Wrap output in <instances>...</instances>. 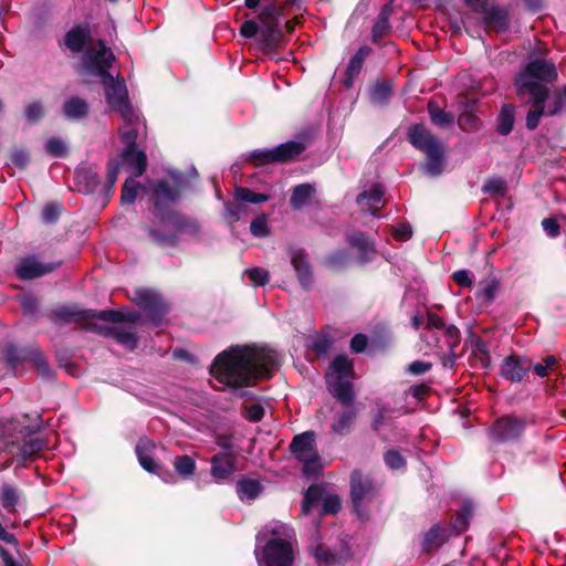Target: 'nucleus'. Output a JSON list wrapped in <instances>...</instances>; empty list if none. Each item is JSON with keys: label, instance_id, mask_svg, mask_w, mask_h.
<instances>
[{"label": "nucleus", "instance_id": "1", "mask_svg": "<svg viewBox=\"0 0 566 566\" xmlns=\"http://www.w3.org/2000/svg\"><path fill=\"white\" fill-rule=\"evenodd\" d=\"M279 363V353L266 346L233 345L216 356L210 373L222 388L245 397L247 388L271 378Z\"/></svg>", "mask_w": 566, "mask_h": 566}, {"label": "nucleus", "instance_id": "2", "mask_svg": "<svg viewBox=\"0 0 566 566\" xmlns=\"http://www.w3.org/2000/svg\"><path fill=\"white\" fill-rule=\"evenodd\" d=\"M114 59L112 50L99 40L84 52L81 62L82 73L101 77L107 103L119 113L123 120H130L135 118V111L128 101L125 81L108 73Z\"/></svg>", "mask_w": 566, "mask_h": 566}, {"label": "nucleus", "instance_id": "3", "mask_svg": "<svg viewBox=\"0 0 566 566\" xmlns=\"http://www.w3.org/2000/svg\"><path fill=\"white\" fill-rule=\"evenodd\" d=\"M172 185L166 180H158L149 184L151 200L155 211L165 227V232L160 233L155 229L149 230V235L155 243L159 245H174L177 242V234L182 228V218L174 211H166V207L177 202L181 190L186 187V180L181 172L169 171Z\"/></svg>", "mask_w": 566, "mask_h": 566}, {"label": "nucleus", "instance_id": "4", "mask_svg": "<svg viewBox=\"0 0 566 566\" xmlns=\"http://www.w3.org/2000/svg\"><path fill=\"white\" fill-rule=\"evenodd\" d=\"M352 376L353 364L343 355L336 356L333 359L326 373L329 392L346 407V409L337 416L331 427L332 431L339 436H345L350 431L357 416L356 409L353 406L355 395L350 381Z\"/></svg>", "mask_w": 566, "mask_h": 566}, {"label": "nucleus", "instance_id": "5", "mask_svg": "<svg viewBox=\"0 0 566 566\" xmlns=\"http://www.w3.org/2000/svg\"><path fill=\"white\" fill-rule=\"evenodd\" d=\"M556 78L557 71L553 62L535 59L517 74L514 84L521 97L531 95L536 104H541L548 95V90L542 82H553Z\"/></svg>", "mask_w": 566, "mask_h": 566}, {"label": "nucleus", "instance_id": "6", "mask_svg": "<svg viewBox=\"0 0 566 566\" xmlns=\"http://www.w3.org/2000/svg\"><path fill=\"white\" fill-rule=\"evenodd\" d=\"M273 538L269 539L260 553L255 555L261 566H292L294 560L293 542L295 534L286 524H276L272 527Z\"/></svg>", "mask_w": 566, "mask_h": 566}, {"label": "nucleus", "instance_id": "7", "mask_svg": "<svg viewBox=\"0 0 566 566\" xmlns=\"http://www.w3.org/2000/svg\"><path fill=\"white\" fill-rule=\"evenodd\" d=\"M408 137L409 142L427 157L422 166L424 174L430 177L440 176L444 167V148L438 138L423 125L410 127Z\"/></svg>", "mask_w": 566, "mask_h": 566}, {"label": "nucleus", "instance_id": "8", "mask_svg": "<svg viewBox=\"0 0 566 566\" xmlns=\"http://www.w3.org/2000/svg\"><path fill=\"white\" fill-rule=\"evenodd\" d=\"M284 8L279 3H268L260 14V30L258 41L264 50L271 51L280 46L283 33L281 19L284 17Z\"/></svg>", "mask_w": 566, "mask_h": 566}, {"label": "nucleus", "instance_id": "9", "mask_svg": "<svg viewBox=\"0 0 566 566\" xmlns=\"http://www.w3.org/2000/svg\"><path fill=\"white\" fill-rule=\"evenodd\" d=\"M291 452L303 464V474L308 478H315L323 469L321 457L315 448V436L312 431H306L293 438Z\"/></svg>", "mask_w": 566, "mask_h": 566}, {"label": "nucleus", "instance_id": "10", "mask_svg": "<svg viewBox=\"0 0 566 566\" xmlns=\"http://www.w3.org/2000/svg\"><path fill=\"white\" fill-rule=\"evenodd\" d=\"M57 316L66 322H86L91 318H98L109 323H122L124 321L134 323L138 318V315L133 312L81 310L77 306L61 307L57 311Z\"/></svg>", "mask_w": 566, "mask_h": 566}, {"label": "nucleus", "instance_id": "11", "mask_svg": "<svg viewBox=\"0 0 566 566\" xmlns=\"http://www.w3.org/2000/svg\"><path fill=\"white\" fill-rule=\"evenodd\" d=\"M525 426L526 422L523 418L507 415L496 419L488 434L494 442H511L522 436Z\"/></svg>", "mask_w": 566, "mask_h": 566}, {"label": "nucleus", "instance_id": "12", "mask_svg": "<svg viewBox=\"0 0 566 566\" xmlns=\"http://www.w3.org/2000/svg\"><path fill=\"white\" fill-rule=\"evenodd\" d=\"M304 150V145L298 142H286L271 149H255L249 155V159L260 163L286 161L295 158Z\"/></svg>", "mask_w": 566, "mask_h": 566}, {"label": "nucleus", "instance_id": "13", "mask_svg": "<svg viewBox=\"0 0 566 566\" xmlns=\"http://www.w3.org/2000/svg\"><path fill=\"white\" fill-rule=\"evenodd\" d=\"M132 301L154 319L165 313V304L161 296L153 290H135L132 295Z\"/></svg>", "mask_w": 566, "mask_h": 566}, {"label": "nucleus", "instance_id": "14", "mask_svg": "<svg viewBox=\"0 0 566 566\" xmlns=\"http://www.w3.org/2000/svg\"><path fill=\"white\" fill-rule=\"evenodd\" d=\"M87 328L104 336L113 337L117 343L130 350L134 349L137 345L136 334L132 328H125L122 326L108 327L96 323L90 324Z\"/></svg>", "mask_w": 566, "mask_h": 566}, {"label": "nucleus", "instance_id": "15", "mask_svg": "<svg viewBox=\"0 0 566 566\" xmlns=\"http://www.w3.org/2000/svg\"><path fill=\"white\" fill-rule=\"evenodd\" d=\"M289 254L300 284L306 290L310 289L313 282V272L307 255L298 248H291Z\"/></svg>", "mask_w": 566, "mask_h": 566}, {"label": "nucleus", "instance_id": "16", "mask_svg": "<svg viewBox=\"0 0 566 566\" xmlns=\"http://www.w3.org/2000/svg\"><path fill=\"white\" fill-rule=\"evenodd\" d=\"M59 263H42L34 256L22 260L17 266V274L20 279L32 280L52 272Z\"/></svg>", "mask_w": 566, "mask_h": 566}, {"label": "nucleus", "instance_id": "17", "mask_svg": "<svg viewBox=\"0 0 566 566\" xmlns=\"http://www.w3.org/2000/svg\"><path fill=\"white\" fill-rule=\"evenodd\" d=\"M531 369V363L524 358L507 356L503 359L500 374L503 378L512 381H521Z\"/></svg>", "mask_w": 566, "mask_h": 566}, {"label": "nucleus", "instance_id": "18", "mask_svg": "<svg viewBox=\"0 0 566 566\" xmlns=\"http://www.w3.org/2000/svg\"><path fill=\"white\" fill-rule=\"evenodd\" d=\"M374 492V485L369 478H365L361 473L355 471L350 475V495L355 509L358 511L361 502Z\"/></svg>", "mask_w": 566, "mask_h": 566}, {"label": "nucleus", "instance_id": "19", "mask_svg": "<svg viewBox=\"0 0 566 566\" xmlns=\"http://www.w3.org/2000/svg\"><path fill=\"white\" fill-rule=\"evenodd\" d=\"M235 470V459L230 453H217L211 459V475L216 481H222L232 475Z\"/></svg>", "mask_w": 566, "mask_h": 566}, {"label": "nucleus", "instance_id": "20", "mask_svg": "<svg viewBox=\"0 0 566 566\" xmlns=\"http://www.w3.org/2000/svg\"><path fill=\"white\" fill-rule=\"evenodd\" d=\"M119 163L132 170L135 177H140L146 170L147 157L144 151L130 147L123 150Z\"/></svg>", "mask_w": 566, "mask_h": 566}, {"label": "nucleus", "instance_id": "21", "mask_svg": "<svg viewBox=\"0 0 566 566\" xmlns=\"http://www.w3.org/2000/svg\"><path fill=\"white\" fill-rule=\"evenodd\" d=\"M384 199V188L376 184L371 186L368 190L361 191L357 196V203L361 207V209L369 211L371 214L376 216L377 211L380 209V205Z\"/></svg>", "mask_w": 566, "mask_h": 566}, {"label": "nucleus", "instance_id": "22", "mask_svg": "<svg viewBox=\"0 0 566 566\" xmlns=\"http://www.w3.org/2000/svg\"><path fill=\"white\" fill-rule=\"evenodd\" d=\"M347 243L358 250L360 253L359 262L365 264L371 260V255L375 253V245L371 240L363 232H354L347 235Z\"/></svg>", "mask_w": 566, "mask_h": 566}, {"label": "nucleus", "instance_id": "23", "mask_svg": "<svg viewBox=\"0 0 566 566\" xmlns=\"http://www.w3.org/2000/svg\"><path fill=\"white\" fill-rule=\"evenodd\" d=\"M371 50L369 46H360L358 51L352 56L346 67V77L344 80V86L349 88L353 86L355 78L358 76L363 69L364 61L370 54Z\"/></svg>", "mask_w": 566, "mask_h": 566}, {"label": "nucleus", "instance_id": "24", "mask_svg": "<svg viewBox=\"0 0 566 566\" xmlns=\"http://www.w3.org/2000/svg\"><path fill=\"white\" fill-rule=\"evenodd\" d=\"M483 14V23L486 27H493L497 31L505 32L509 30L510 27V20H509V13L505 9L493 7V8H486L485 11L482 12Z\"/></svg>", "mask_w": 566, "mask_h": 566}, {"label": "nucleus", "instance_id": "25", "mask_svg": "<svg viewBox=\"0 0 566 566\" xmlns=\"http://www.w3.org/2000/svg\"><path fill=\"white\" fill-rule=\"evenodd\" d=\"M22 501V492L13 484L4 483L0 488V503L2 507L10 512H17L18 505Z\"/></svg>", "mask_w": 566, "mask_h": 566}, {"label": "nucleus", "instance_id": "26", "mask_svg": "<svg viewBox=\"0 0 566 566\" xmlns=\"http://www.w3.org/2000/svg\"><path fill=\"white\" fill-rule=\"evenodd\" d=\"M74 179L78 191L94 192L99 184L98 175L91 168H78L75 170Z\"/></svg>", "mask_w": 566, "mask_h": 566}, {"label": "nucleus", "instance_id": "27", "mask_svg": "<svg viewBox=\"0 0 566 566\" xmlns=\"http://www.w3.org/2000/svg\"><path fill=\"white\" fill-rule=\"evenodd\" d=\"M145 125L140 119L138 113L135 112V118L130 120H124V126L119 129L122 142L126 145V148L135 147L136 139L142 128Z\"/></svg>", "mask_w": 566, "mask_h": 566}, {"label": "nucleus", "instance_id": "28", "mask_svg": "<svg viewBox=\"0 0 566 566\" xmlns=\"http://www.w3.org/2000/svg\"><path fill=\"white\" fill-rule=\"evenodd\" d=\"M154 449V443L148 439H140L136 446V454L139 461V464L144 470L150 473H156L157 463L155 462L151 450Z\"/></svg>", "mask_w": 566, "mask_h": 566}, {"label": "nucleus", "instance_id": "29", "mask_svg": "<svg viewBox=\"0 0 566 566\" xmlns=\"http://www.w3.org/2000/svg\"><path fill=\"white\" fill-rule=\"evenodd\" d=\"M46 447L44 440L39 438H32L24 441L18 448V452L13 453L15 459L25 465V462L31 460L35 454H38L42 449Z\"/></svg>", "mask_w": 566, "mask_h": 566}, {"label": "nucleus", "instance_id": "30", "mask_svg": "<svg viewBox=\"0 0 566 566\" xmlns=\"http://www.w3.org/2000/svg\"><path fill=\"white\" fill-rule=\"evenodd\" d=\"M235 488L239 499L243 502L255 500L262 492V485L254 479H241Z\"/></svg>", "mask_w": 566, "mask_h": 566}, {"label": "nucleus", "instance_id": "31", "mask_svg": "<svg viewBox=\"0 0 566 566\" xmlns=\"http://www.w3.org/2000/svg\"><path fill=\"white\" fill-rule=\"evenodd\" d=\"M88 113V104L81 97L72 96L63 104V114L69 119H82Z\"/></svg>", "mask_w": 566, "mask_h": 566}, {"label": "nucleus", "instance_id": "32", "mask_svg": "<svg viewBox=\"0 0 566 566\" xmlns=\"http://www.w3.org/2000/svg\"><path fill=\"white\" fill-rule=\"evenodd\" d=\"M499 281L494 276H489L479 283L478 291L475 293L476 300L482 303H491L499 290Z\"/></svg>", "mask_w": 566, "mask_h": 566}, {"label": "nucleus", "instance_id": "33", "mask_svg": "<svg viewBox=\"0 0 566 566\" xmlns=\"http://www.w3.org/2000/svg\"><path fill=\"white\" fill-rule=\"evenodd\" d=\"M314 193V188L308 184L296 186L291 195L290 205L293 210H300L307 205Z\"/></svg>", "mask_w": 566, "mask_h": 566}, {"label": "nucleus", "instance_id": "34", "mask_svg": "<svg viewBox=\"0 0 566 566\" xmlns=\"http://www.w3.org/2000/svg\"><path fill=\"white\" fill-rule=\"evenodd\" d=\"M390 4H385L377 17V20L373 27L371 38L374 42H377L381 39L390 30L389 15H390Z\"/></svg>", "mask_w": 566, "mask_h": 566}, {"label": "nucleus", "instance_id": "35", "mask_svg": "<svg viewBox=\"0 0 566 566\" xmlns=\"http://www.w3.org/2000/svg\"><path fill=\"white\" fill-rule=\"evenodd\" d=\"M446 531L439 525H433L423 537L422 547L423 551L430 552L440 547L446 541Z\"/></svg>", "mask_w": 566, "mask_h": 566}, {"label": "nucleus", "instance_id": "36", "mask_svg": "<svg viewBox=\"0 0 566 566\" xmlns=\"http://www.w3.org/2000/svg\"><path fill=\"white\" fill-rule=\"evenodd\" d=\"M473 513V504L470 501H464L461 509L457 512L452 522V527L457 534L464 532L469 525L470 518Z\"/></svg>", "mask_w": 566, "mask_h": 566}, {"label": "nucleus", "instance_id": "37", "mask_svg": "<svg viewBox=\"0 0 566 566\" xmlns=\"http://www.w3.org/2000/svg\"><path fill=\"white\" fill-rule=\"evenodd\" d=\"M87 32L81 27L73 28L65 35V45L73 52H81L87 41Z\"/></svg>", "mask_w": 566, "mask_h": 566}, {"label": "nucleus", "instance_id": "38", "mask_svg": "<svg viewBox=\"0 0 566 566\" xmlns=\"http://www.w3.org/2000/svg\"><path fill=\"white\" fill-rule=\"evenodd\" d=\"M323 494L324 490L319 485H311L304 494L302 512L308 514L319 502H323Z\"/></svg>", "mask_w": 566, "mask_h": 566}, {"label": "nucleus", "instance_id": "39", "mask_svg": "<svg viewBox=\"0 0 566 566\" xmlns=\"http://www.w3.org/2000/svg\"><path fill=\"white\" fill-rule=\"evenodd\" d=\"M514 125V107L512 105H503L499 118L496 130L500 135H509Z\"/></svg>", "mask_w": 566, "mask_h": 566}, {"label": "nucleus", "instance_id": "40", "mask_svg": "<svg viewBox=\"0 0 566 566\" xmlns=\"http://www.w3.org/2000/svg\"><path fill=\"white\" fill-rule=\"evenodd\" d=\"M31 356L32 353L27 348L18 347L12 344L8 345L4 349L6 360L13 369H15L20 363L31 358Z\"/></svg>", "mask_w": 566, "mask_h": 566}, {"label": "nucleus", "instance_id": "41", "mask_svg": "<svg viewBox=\"0 0 566 566\" xmlns=\"http://www.w3.org/2000/svg\"><path fill=\"white\" fill-rule=\"evenodd\" d=\"M428 111H429L431 122L436 126L446 128L453 124V120H454L453 115L449 112H446V111L439 108V106L436 103L430 102L428 104Z\"/></svg>", "mask_w": 566, "mask_h": 566}, {"label": "nucleus", "instance_id": "42", "mask_svg": "<svg viewBox=\"0 0 566 566\" xmlns=\"http://www.w3.org/2000/svg\"><path fill=\"white\" fill-rule=\"evenodd\" d=\"M175 471L182 478L189 479L196 471V462L189 455H177L172 462Z\"/></svg>", "mask_w": 566, "mask_h": 566}, {"label": "nucleus", "instance_id": "43", "mask_svg": "<svg viewBox=\"0 0 566 566\" xmlns=\"http://www.w3.org/2000/svg\"><path fill=\"white\" fill-rule=\"evenodd\" d=\"M527 96V103H531L534 107L533 111H530L526 116V126L530 129H535L539 123V118L543 115H547L546 108L547 104L546 101H543L541 104H536L532 98L531 95Z\"/></svg>", "mask_w": 566, "mask_h": 566}, {"label": "nucleus", "instance_id": "44", "mask_svg": "<svg viewBox=\"0 0 566 566\" xmlns=\"http://www.w3.org/2000/svg\"><path fill=\"white\" fill-rule=\"evenodd\" d=\"M235 198L242 202L262 203L269 200V196L255 192L249 188L239 187L235 189Z\"/></svg>", "mask_w": 566, "mask_h": 566}, {"label": "nucleus", "instance_id": "45", "mask_svg": "<svg viewBox=\"0 0 566 566\" xmlns=\"http://www.w3.org/2000/svg\"><path fill=\"white\" fill-rule=\"evenodd\" d=\"M244 275L254 287L265 285L270 280L269 271L259 266L245 270Z\"/></svg>", "mask_w": 566, "mask_h": 566}, {"label": "nucleus", "instance_id": "46", "mask_svg": "<svg viewBox=\"0 0 566 566\" xmlns=\"http://www.w3.org/2000/svg\"><path fill=\"white\" fill-rule=\"evenodd\" d=\"M547 116H554L562 112H566V85L555 92L553 103L547 104Z\"/></svg>", "mask_w": 566, "mask_h": 566}, {"label": "nucleus", "instance_id": "47", "mask_svg": "<svg viewBox=\"0 0 566 566\" xmlns=\"http://www.w3.org/2000/svg\"><path fill=\"white\" fill-rule=\"evenodd\" d=\"M140 188L139 184L134 178H127L123 185L120 201L124 205H132L137 198V191Z\"/></svg>", "mask_w": 566, "mask_h": 566}, {"label": "nucleus", "instance_id": "48", "mask_svg": "<svg viewBox=\"0 0 566 566\" xmlns=\"http://www.w3.org/2000/svg\"><path fill=\"white\" fill-rule=\"evenodd\" d=\"M390 92L391 88L388 83H377L370 92V99L374 104L382 105L389 99Z\"/></svg>", "mask_w": 566, "mask_h": 566}, {"label": "nucleus", "instance_id": "49", "mask_svg": "<svg viewBox=\"0 0 566 566\" xmlns=\"http://www.w3.org/2000/svg\"><path fill=\"white\" fill-rule=\"evenodd\" d=\"M331 339L325 334H315L307 340V346L317 354H326L331 347Z\"/></svg>", "mask_w": 566, "mask_h": 566}, {"label": "nucleus", "instance_id": "50", "mask_svg": "<svg viewBox=\"0 0 566 566\" xmlns=\"http://www.w3.org/2000/svg\"><path fill=\"white\" fill-rule=\"evenodd\" d=\"M45 151L53 157H65L67 154V145L59 137H52L45 143Z\"/></svg>", "mask_w": 566, "mask_h": 566}, {"label": "nucleus", "instance_id": "51", "mask_svg": "<svg viewBox=\"0 0 566 566\" xmlns=\"http://www.w3.org/2000/svg\"><path fill=\"white\" fill-rule=\"evenodd\" d=\"M350 261V255L344 250H338L328 255L326 262L332 269H340L346 266Z\"/></svg>", "mask_w": 566, "mask_h": 566}, {"label": "nucleus", "instance_id": "52", "mask_svg": "<svg viewBox=\"0 0 566 566\" xmlns=\"http://www.w3.org/2000/svg\"><path fill=\"white\" fill-rule=\"evenodd\" d=\"M386 465L390 470H400L406 467L405 458L396 450H389L384 457Z\"/></svg>", "mask_w": 566, "mask_h": 566}, {"label": "nucleus", "instance_id": "53", "mask_svg": "<svg viewBox=\"0 0 566 566\" xmlns=\"http://www.w3.org/2000/svg\"><path fill=\"white\" fill-rule=\"evenodd\" d=\"M482 191L492 196L503 195L505 191V181L502 178H490L484 182Z\"/></svg>", "mask_w": 566, "mask_h": 566}, {"label": "nucleus", "instance_id": "54", "mask_svg": "<svg viewBox=\"0 0 566 566\" xmlns=\"http://www.w3.org/2000/svg\"><path fill=\"white\" fill-rule=\"evenodd\" d=\"M251 233L256 238L266 237L269 233L268 219L265 214H261L252 220L250 224Z\"/></svg>", "mask_w": 566, "mask_h": 566}, {"label": "nucleus", "instance_id": "55", "mask_svg": "<svg viewBox=\"0 0 566 566\" xmlns=\"http://www.w3.org/2000/svg\"><path fill=\"white\" fill-rule=\"evenodd\" d=\"M61 211H62L61 205L55 203V202L48 203L42 210V214H41L42 221L44 223H54L59 219Z\"/></svg>", "mask_w": 566, "mask_h": 566}, {"label": "nucleus", "instance_id": "56", "mask_svg": "<svg viewBox=\"0 0 566 566\" xmlns=\"http://www.w3.org/2000/svg\"><path fill=\"white\" fill-rule=\"evenodd\" d=\"M452 279L458 285L465 287H471L474 282V275L469 270H459L453 272Z\"/></svg>", "mask_w": 566, "mask_h": 566}, {"label": "nucleus", "instance_id": "57", "mask_svg": "<svg viewBox=\"0 0 566 566\" xmlns=\"http://www.w3.org/2000/svg\"><path fill=\"white\" fill-rule=\"evenodd\" d=\"M340 510V500L337 495H327L323 499L322 511L326 514H335Z\"/></svg>", "mask_w": 566, "mask_h": 566}, {"label": "nucleus", "instance_id": "58", "mask_svg": "<svg viewBox=\"0 0 566 566\" xmlns=\"http://www.w3.org/2000/svg\"><path fill=\"white\" fill-rule=\"evenodd\" d=\"M313 555L319 563L329 564L335 562L336 557L335 555L325 546L323 545H316L313 548Z\"/></svg>", "mask_w": 566, "mask_h": 566}, {"label": "nucleus", "instance_id": "59", "mask_svg": "<svg viewBox=\"0 0 566 566\" xmlns=\"http://www.w3.org/2000/svg\"><path fill=\"white\" fill-rule=\"evenodd\" d=\"M556 364V358L554 356H546L542 363H536L534 365L531 364V368L535 371L538 377H545L547 375L548 368L553 367Z\"/></svg>", "mask_w": 566, "mask_h": 566}, {"label": "nucleus", "instance_id": "60", "mask_svg": "<svg viewBox=\"0 0 566 566\" xmlns=\"http://www.w3.org/2000/svg\"><path fill=\"white\" fill-rule=\"evenodd\" d=\"M43 116V106L39 102L30 103L25 107V117L28 122L35 123Z\"/></svg>", "mask_w": 566, "mask_h": 566}, {"label": "nucleus", "instance_id": "61", "mask_svg": "<svg viewBox=\"0 0 566 566\" xmlns=\"http://www.w3.org/2000/svg\"><path fill=\"white\" fill-rule=\"evenodd\" d=\"M120 163L119 161H111L108 164V169H107V185H106V188H107V191H112L114 189V186L117 181V177H118V174H119V170H120Z\"/></svg>", "mask_w": 566, "mask_h": 566}, {"label": "nucleus", "instance_id": "62", "mask_svg": "<svg viewBox=\"0 0 566 566\" xmlns=\"http://www.w3.org/2000/svg\"><path fill=\"white\" fill-rule=\"evenodd\" d=\"M412 235V229L409 223H400L392 228V237L397 241H407Z\"/></svg>", "mask_w": 566, "mask_h": 566}, {"label": "nucleus", "instance_id": "63", "mask_svg": "<svg viewBox=\"0 0 566 566\" xmlns=\"http://www.w3.org/2000/svg\"><path fill=\"white\" fill-rule=\"evenodd\" d=\"M32 358L38 367L40 376L45 379H52L53 370L50 368L46 360L39 354H34Z\"/></svg>", "mask_w": 566, "mask_h": 566}, {"label": "nucleus", "instance_id": "64", "mask_svg": "<svg viewBox=\"0 0 566 566\" xmlns=\"http://www.w3.org/2000/svg\"><path fill=\"white\" fill-rule=\"evenodd\" d=\"M264 417V408L259 403L245 407V418L250 421L258 422Z\"/></svg>", "mask_w": 566, "mask_h": 566}]
</instances>
